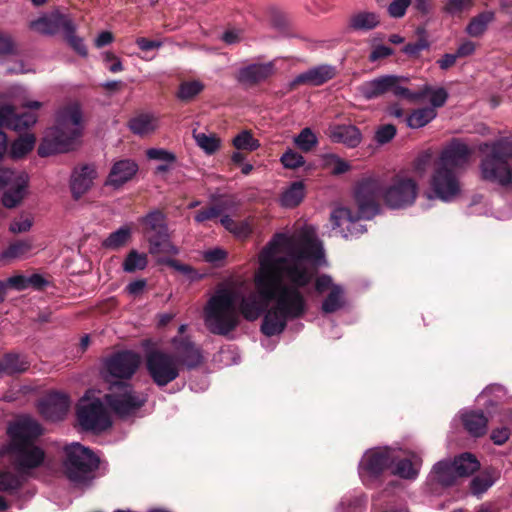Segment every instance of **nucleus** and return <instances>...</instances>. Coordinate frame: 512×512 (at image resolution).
I'll return each instance as SVG.
<instances>
[{
  "mask_svg": "<svg viewBox=\"0 0 512 512\" xmlns=\"http://www.w3.org/2000/svg\"><path fill=\"white\" fill-rule=\"evenodd\" d=\"M227 257V252L221 248H214L204 252L203 258L208 263H219L225 260Z\"/></svg>",
  "mask_w": 512,
  "mask_h": 512,
  "instance_id": "obj_61",
  "label": "nucleus"
},
{
  "mask_svg": "<svg viewBox=\"0 0 512 512\" xmlns=\"http://www.w3.org/2000/svg\"><path fill=\"white\" fill-rule=\"evenodd\" d=\"M64 453L63 469L66 477L76 484L89 482L99 467V457L77 442L65 446Z\"/></svg>",
  "mask_w": 512,
  "mask_h": 512,
  "instance_id": "obj_7",
  "label": "nucleus"
},
{
  "mask_svg": "<svg viewBox=\"0 0 512 512\" xmlns=\"http://www.w3.org/2000/svg\"><path fill=\"white\" fill-rule=\"evenodd\" d=\"M469 154L466 144L454 140L441 152L437 166L454 171L468 162Z\"/></svg>",
  "mask_w": 512,
  "mask_h": 512,
  "instance_id": "obj_21",
  "label": "nucleus"
},
{
  "mask_svg": "<svg viewBox=\"0 0 512 512\" xmlns=\"http://www.w3.org/2000/svg\"><path fill=\"white\" fill-rule=\"evenodd\" d=\"M465 430L473 437H481L487 432L488 418L483 411L470 410L461 415Z\"/></svg>",
  "mask_w": 512,
  "mask_h": 512,
  "instance_id": "obj_27",
  "label": "nucleus"
},
{
  "mask_svg": "<svg viewBox=\"0 0 512 512\" xmlns=\"http://www.w3.org/2000/svg\"><path fill=\"white\" fill-rule=\"evenodd\" d=\"M138 170L139 166L134 160H118L112 165L108 177L105 181V185L118 189L125 183L132 180L137 174Z\"/></svg>",
  "mask_w": 512,
  "mask_h": 512,
  "instance_id": "obj_22",
  "label": "nucleus"
},
{
  "mask_svg": "<svg viewBox=\"0 0 512 512\" xmlns=\"http://www.w3.org/2000/svg\"><path fill=\"white\" fill-rule=\"evenodd\" d=\"M431 187L436 196L443 201H450L460 192L459 182L452 169L437 166L431 180Z\"/></svg>",
  "mask_w": 512,
  "mask_h": 512,
  "instance_id": "obj_14",
  "label": "nucleus"
},
{
  "mask_svg": "<svg viewBox=\"0 0 512 512\" xmlns=\"http://www.w3.org/2000/svg\"><path fill=\"white\" fill-rule=\"evenodd\" d=\"M83 130L82 112L78 104L60 109L56 116L55 127L38 147V154L47 157L59 152H67Z\"/></svg>",
  "mask_w": 512,
  "mask_h": 512,
  "instance_id": "obj_5",
  "label": "nucleus"
},
{
  "mask_svg": "<svg viewBox=\"0 0 512 512\" xmlns=\"http://www.w3.org/2000/svg\"><path fill=\"white\" fill-rule=\"evenodd\" d=\"M392 54H393L392 48L385 46V45H378L372 50V52L369 56V59H370V61H377L379 59L386 58Z\"/></svg>",
  "mask_w": 512,
  "mask_h": 512,
  "instance_id": "obj_64",
  "label": "nucleus"
},
{
  "mask_svg": "<svg viewBox=\"0 0 512 512\" xmlns=\"http://www.w3.org/2000/svg\"><path fill=\"white\" fill-rule=\"evenodd\" d=\"M407 80L408 79L405 77L397 76V80L393 86H391L390 92H392L396 97L405 98L412 102L423 100L428 96V93L431 90L430 85H424L419 91L412 92L408 88L400 85L401 82H406Z\"/></svg>",
  "mask_w": 512,
  "mask_h": 512,
  "instance_id": "obj_32",
  "label": "nucleus"
},
{
  "mask_svg": "<svg viewBox=\"0 0 512 512\" xmlns=\"http://www.w3.org/2000/svg\"><path fill=\"white\" fill-rule=\"evenodd\" d=\"M345 305L344 289L341 285H335L323 300L321 310L325 314H332Z\"/></svg>",
  "mask_w": 512,
  "mask_h": 512,
  "instance_id": "obj_35",
  "label": "nucleus"
},
{
  "mask_svg": "<svg viewBox=\"0 0 512 512\" xmlns=\"http://www.w3.org/2000/svg\"><path fill=\"white\" fill-rule=\"evenodd\" d=\"M1 361L4 374L8 376L25 373L30 367V362L28 361L27 357L15 352L5 353Z\"/></svg>",
  "mask_w": 512,
  "mask_h": 512,
  "instance_id": "obj_29",
  "label": "nucleus"
},
{
  "mask_svg": "<svg viewBox=\"0 0 512 512\" xmlns=\"http://www.w3.org/2000/svg\"><path fill=\"white\" fill-rule=\"evenodd\" d=\"M436 116L437 112L434 108L423 107L413 110L412 113L406 118V122L410 128L417 129L427 125Z\"/></svg>",
  "mask_w": 512,
  "mask_h": 512,
  "instance_id": "obj_39",
  "label": "nucleus"
},
{
  "mask_svg": "<svg viewBox=\"0 0 512 512\" xmlns=\"http://www.w3.org/2000/svg\"><path fill=\"white\" fill-rule=\"evenodd\" d=\"M381 195L388 207L406 208L415 202L418 185L414 179L397 174L392 178L389 186L383 190L379 180L364 178L357 183L354 191L357 215L345 207L334 209L330 215L332 228H340L344 223L354 224L358 219H372L380 211Z\"/></svg>",
  "mask_w": 512,
  "mask_h": 512,
  "instance_id": "obj_2",
  "label": "nucleus"
},
{
  "mask_svg": "<svg viewBox=\"0 0 512 512\" xmlns=\"http://www.w3.org/2000/svg\"><path fill=\"white\" fill-rule=\"evenodd\" d=\"M238 298L239 312L248 321L258 319L271 302L264 300L258 292L243 296L228 289L217 291L205 307V325L212 334L227 336L237 328L240 323L236 308Z\"/></svg>",
  "mask_w": 512,
  "mask_h": 512,
  "instance_id": "obj_3",
  "label": "nucleus"
},
{
  "mask_svg": "<svg viewBox=\"0 0 512 512\" xmlns=\"http://www.w3.org/2000/svg\"><path fill=\"white\" fill-rule=\"evenodd\" d=\"M158 264L167 265L181 274L185 275L191 282L198 281L203 278V275L200 274L195 268L188 264H183L176 259L170 257H161L157 260Z\"/></svg>",
  "mask_w": 512,
  "mask_h": 512,
  "instance_id": "obj_44",
  "label": "nucleus"
},
{
  "mask_svg": "<svg viewBox=\"0 0 512 512\" xmlns=\"http://www.w3.org/2000/svg\"><path fill=\"white\" fill-rule=\"evenodd\" d=\"M71 31L69 30H65L63 35H64V38L65 40L68 42V44L74 49V51H76L79 55L81 56H87V48L83 42V39L76 36L75 32H76V26L73 22V20L71 21Z\"/></svg>",
  "mask_w": 512,
  "mask_h": 512,
  "instance_id": "obj_50",
  "label": "nucleus"
},
{
  "mask_svg": "<svg viewBox=\"0 0 512 512\" xmlns=\"http://www.w3.org/2000/svg\"><path fill=\"white\" fill-rule=\"evenodd\" d=\"M493 484L491 478L487 476H477L472 479L470 489L473 495H481L486 492Z\"/></svg>",
  "mask_w": 512,
  "mask_h": 512,
  "instance_id": "obj_53",
  "label": "nucleus"
},
{
  "mask_svg": "<svg viewBox=\"0 0 512 512\" xmlns=\"http://www.w3.org/2000/svg\"><path fill=\"white\" fill-rule=\"evenodd\" d=\"M32 249V242L29 239H18L11 242L8 247L2 252L1 258L7 260H14L23 258Z\"/></svg>",
  "mask_w": 512,
  "mask_h": 512,
  "instance_id": "obj_41",
  "label": "nucleus"
},
{
  "mask_svg": "<svg viewBox=\"0 0 512 512\" xmlns=\"http://www.w3.org/2000/svg\"><path fill=\"white\" fill-rule=\"evenodd\" d=\"M172 351L177 366L182 371H191L203 365V350L189 336H175L171 339Z\"/></svg>",
  "mask_w": 512,
  "mask_h": 512,
  "instance_id": "obj_11",
  "label": "nucleus"
},
{
  "mask_svg": "<svg viewBox=\"0 0 512 512\" xmlns=\"http://www.w3.org/2000/svg\"><path fill=\"white\" fill-rule=\"evenodd\" d=\"M204 90V85L198 80L184 81L179 85L177 97L181 101L188 102L194 99Z\"/></svg>",
  "mask_w": 512,
  "mask_h": 512,
  "instance_id": "obj_46",
  "label": "nucleus"
},
{
  "mask_svg": "<svg viewBox=\"0 0 512 512\" xmlns=\"http://www.w3.org/2000/svg\"><path fill=\"white\" fill-rule=\"evenodd\" d=\"M335 76V70L332 66L321 65L299 74L293 81V85L309 84L319 86L329 81Z\"/></svg>",
  "mask_w": 512,
  "mask_h": 512,
  "instance_id": "obj_25",
  "label": "nucleus"
},
{
  "mask_svg": "<svg viewBox=\"0 0 512 512\" xmlns=\"http://www.w3.org/2000/svg\"><path fill=\"white\" fill-rule=\"evenodd\" d=\"M28 185L27 176L10 168H0V190L5 189L2 204L14 208L21 203Z\"/></svg>",
  "mask_w": 512,
  "mask_h": 512,
  "instance_id": "obj_12",
  "label": "nucleus"
},
{
  "mask_svg": "<svg viewBox=\"0 0 512 512\" xmlns=\"http://www.w3.org/2000/svg\"><path fill=\"white\" fill-rule=\"evenodd\" d=\"M295 145L303 152H310L318 143L314 132L306 127L294 139Z\"/></svg>",
  "mask_w": 512,
  "mask_h": 512,
  "instance_id": "obj_49",
  "label": "nucleus"
},
{
  "mask_svg": "<svg viewBox=\"0 0 512 512\" xmlns=\"http://www.w3.org/2000/svg\"><path fill=\"white\" fill-rule=\"evenodd\" d=\"M106 404L119 416H128L144 406L146 399L137 395L130 384L114 381L105 394Z\"/></svg>",
  "mask_w": 512,
  "mask_h": 512,
  "instance_id": "obj_9",
  "label": "nucleus"
},
{
  "mask_svg": "<svg viewBox=\"0 0 512 512\" xmlns=\"http://www.w3.org/2000/svg\"><path fill=\"white\" fill-rule=\"evenodd\" d=\"M6 282L9 288H13L18 291L28 288V277L23 275L11 276L6 280Z\"/></svg>",
  "mask_w": 512,
  "mask_h": 512,
  "instance_id": "obj_63",
  "label": "nucleus"
},
{
  "mask_svg": "<svg viewBox=\"0 0 512 512\" xmlns=\"http://www.w3.org/2000/svg\"><path fill=\"white\" fill-rule=\"evenodd\" d=\"M145 368L158 387H164L175 381L181 373L176 361L170 352L153 349L145 355Z\"/></svg>",
  "mask_w": 512,
  "mask_h": 512,
  "instance_id": "obj_8",
  "label": "nucleus"
},
{
  "mask_svg": "<svg viewBox=\"0 0 512 512\" xmlns=\"http://www.w3.org/2000/svg\"><path fill=\"white\" fill-rule=\"evenodd\" d=\"M433 474L435 480L442 486H452L459 478L452 461L449 460L436 463L433 467Z\"/></svg>",
  "mask_w": 512,
  "mask_h": 512,
  "instance_id": "obj_31",
  "label": "nucleus"
},
{
  "mask_svg": "<svg viewBox=\"0 0 512 512\" xmlns=\"http://www.w3.org/2000/svg\"><path fill=\"white\" fill-rule=\"evenodd\" d=\"M230 205L231 201L229 199L219 197L216 199L214 205L198 210L194 216V220L197 223H203L205 221L216 219L226 211Z\"/></svg>",
  "mask_w": 512,
  "mask_h": 512,
  "instance_id": "obj_33",
  "label": "nucleus"
},
{
  "mask_svg": "<svg viewBox=\"0 0 512 512\" xmlns=\"http://www.w3.org/2000/svg\"><path fill=\"white\" fill-rule=\"evenodd\" d=\"M97 171L94 165L83 164L73 169L70 189L75 200L80 199L92 187Z\"/></svg>",
  "mask_w": 512,
  "mask_h": 512,
  "instance_id": "obj_19",
  "label": "nucleus"
},
{
  "mask_svg": "<svg viewBox=\"0 0 512 512\" xmlns=\"http://www.w3.org/2000/svg\"><path fill=\"white\" fill-rule=\"evenodd\" d=\"M330 138L335 143L355 148L361 143L362 134L355 125H337L331 129Z\"/></svg>",
  "mask_w": 512,
  "mask_h": 512,
  "instance_id": "obj_26",
  "label": "nucleus"
},
{
  "mask_svg": "<svg viewBox=\"0 0 512 512\" xmlns=\"http://www.w3.org/2000/svg\"><path fill=\"white\" fill-rule=\"evenodd\" d=\"M428 95H430V108H434L435 110L436 108L443 107L449 97L447 90L443 87L437 89H433L431 87V90L428 93Z\"/></svg>",
  "mask_w": 512,
  "mask_h": 512,
  "instance_id": "obj_55",
  "label": "nucleus"
},
{
  "mask_svg": "<svg viewBox=\"0 0 512 512\" xmlns=\"http://www.w3.org/2000/svg\"><path fill=\"white\" fill-rule=\"evenodd\" d=\"M138 224L143 236L146 238L167 235L169 228L167 216L163 210L153 209L144 216L138 218Z\"/></svg>",
  "mask_w": 512,
  "mask_h": 512,
  "instance_id": "obj_20",
  "label": "nucleus"
},
{
  "mask_svg": "<svg viewBox=\"0 0 512 512\" xmlns=\"http://www.w3.org/2000/svg\"><path fill=\"white\" fill-rule=\"evenodd\" d=\"M305 196L303 181L293 182L281 196V203L284 207L293 208L298 206Z\"/></svg>",
  "mask_w": 512,
  "mask_h": 512,
  "instance_id": "obj_37",
  "label": "nucleus"
},
{
  "mask_svg": "<svg viewBox=\"0 0 512 512\" xmlns=\"http://www.w3.org/2000/svg\"><path fill=\"white\" fill-rule=\"evenodd\" d=\"M379 17L372 12H360L353 15L349 21V27L355 31H368L379 24Z\"/></svg>",
  "mask_w": 512,
  "mask_h": 512,
  "instance_id": "obj_38",
  "label": "nucleus"
},
{
  "mask_svg": "<svg viewBox=\"0 0 512 512\" xmlns=\"http://www.w3.org/2000/svg\"><path fill=\"white\" fill-rule=\"evenodd\" d=\"M41 434V426L32 420L20 421L8 428V452L12 464L27 479L32 476L35 469L42 466L46 457L44 450L35 444Z\"/></svg>",
  "mask_w": 512,
  "mask_h": 512,
  "instance_id": "obj_4",
  "label": "nucleus"
},
{
  "mask_svg": "<svg viewBox=\"0 0 512 512\" xmlns=\"http://www.w3.org/2000/svg\"><path fill=\"white\" fill-rule=\"evenodd\" d=\"M412 0H393L388 6V13L393 18H401L405 15Z\"/></svg>",
  "mask_w": 512,
  "mask_h": 512,
  "instance_id": "obj_56",
  "label": "nucleus"
},
{
  "mask_svg": "<svg viewBox=\"0 0 512 512\" xmlns=\"http://www.w3.org/2000/svg\"><path fill=\"white\" fill-rule=\"evenodd\" d=\"M36 121L37 115L33 111L18 113L12 104L0 106V128L22 131L30 128Z\"/></svg>",
  "mask_w": 512,
  "mask_h": 512,
  "instance_id": "obj_17",
  "label": "nucleus"
},
{
  "mask_svg": "<svg viewBox=\"0 0 512 512\" xmlns=\"http://www.w3.org/2000/svg\"><path fill=\"white\" fill-rule=\"evenodd\" d=\"M396 132V127L393 124L382 125L376 131L375 140L379 144H386L395 137Z\"/></svg>",
  "mask_w": 512,
  "mask_h": 512,
  "instance_id": "obj_54",
  "label": "nucleus"
},
{
  "mask_svg": "<svg viewBox=\"0 0 512 512\" xmlns=\"http://www.w3.org/2000/svg\"><path fill=\"white\" fill-rule=\"evenodd\" d=\"M394 469L392 474L403 479H414L418 475V469L414 463L408 458H402L393 463Z\"/></svg>",
  "mask_w": 512,
  "mask_h": 512,
  "instance_id": "obj_47",
  "label": "nucleus"
},
{
  "mask_svg": "<svg viewBox=\"0 0 512 512\" xmlns=\"http://www.w3.org/2000/svg\"><path fill=\"white\" fill-rule=\"evenodd\" d=\"M396 80V75L380 76L371 81L362 83L359 87V91L365 99L372 100L390 92L391 86H393Z\"/></svg>",
  "mask_w": 512,
  "mask_h": 512,
  "instance_id": "obj_24",
  "label": "nucleus"
},
{
  "mask_svg": "<svg viewBox=\"0 0 512 512\" xmlns=\"http://www.w3.org/2000/svg\"><path fill=\"white\" fill-rule=\"evenodd\" d=\"M510 437V430L507 427L493 429L490 435L495 445H503Z\"/></svg>",
  "mask_w": 512,
  "mask_h": 512,
  "instance_id": "obj_62",
  "label": "nucleus"
},
{
  "mask_svg": "<svg viewBox=\"0 0 512 512\" xmlns=\"http://www.w3.org/2000/svg\"><path fill=\"white\" fill-rule=\"evenodd\" d=\"M233 146L238 150L254 151L260 147V143L248 130L240 132L233 138Z\"/></svg>",
  "mask_w": 512,
  "mask_h": 512,
  "instance_id": "obj_48",
  "label": "nucleus"
},
{
  "mask_svg": "<svg viewBox=\"0 0 512 512\" xmlns=\"http://www.w3.org/2000/svg\"><path fill=\"white\" fill-rule=\"evenodd\" d=\"M71 17L56 10L50 14L43 15L29 23V28L42 35H55L65 30L71 31Z\"/></svg>",
  "mask_w": 512,
  "mask_h": 512,
  "instance_id": "obj_15",
  "label": "nucleus"
},
{
  "mask_svg": "<svg viewBox=\"0 0 512 512\" xmlns=\"http://www.w3.org/2000/svg\"><path fill=\"white\" fill-rule=\"evenodd\" d=\"M395 457L390 449H373L368 451L362 462V469L371 477L377 478L393 466Z\"/></svg>",
  "mask_w": 512,
  "mask_h": 512,
  "instance_id": "obj_18",
  "label": "nucleus"
},
{
  "mask_svg": "<svg viewBox=\"0 0 512 512\" xmlns=\"http://www.w3.org/2000/svg\"><path fill=\"white\" fill-rule=\"evenodd\" d=\"M70 401L60 392L49 393L38 403V411L43 418L50 421L62 420L68 412Z\"/></svg>",
  "mask_w": 512,
  "mask_h": 512,
  "instance_id": "obj_16",
  "label": "nucleus"
},
{
  "mask_svg": "<svg viewBox=\"0 0 512 512\" xmlns=\"http://www.w3.org/2000/svg\"><path fill=\"white\" fill-rule=\"evenodd\" d=\"M495 19V13L493 11H483L478 15L471 18L469 21L466 32L471 37H480L485 33L488 25Z\"/></svg>",
  "mask_w": 512,
  "mask_h": 512,
  "instance_id": "obj_34",
  "label": "nucleus"
},
{
  "mask_svg": "<svg viewBox=\"0 0 512 512\" xmlns=\"http://www.w3.org/2000/svg\"><path fill=\"white\" fill-rule=\"evenodd\" d=\"M273 72L272 63L251 64L239 70L237 79L241 84L255 86L271 77Z\"/></svg>",
  "mask_w": 512,
  "mask_h": 512,
  "instance_id": "obj_23",
  "label": "nucleus"
},
{
  "mask_svg": "<svg viewBox=\"0 0 512 512\" xmlns=\"http://www.w3.org/2000/svg\"><path fill=\"white\" fill-rule=\"evenodd\" d=\"M291 238L276 233L259 255V270L255 276L256 290L275 306L266 311L261 332L268 337L281 334L288 320L301 318L307 311V301L301 291L314 278V270L302 260L316 257V245L308 241L291 253V257H276L280 248L291 245Z\"/></svg>",
  "mask_w": 512,
  "mask_h": 512,
  "instance_id": "obj_1",
  "label": "nucleus"
},
{
  "mask_svg": "<svg viewBox=\"0 0 512 512\" xmlns=\"http://www.w3.org/2000/svg\"><path fill=\"white\" fill-rule=\"evenodd\" d=\"M148 265V258L145 253L132 249L125 257L122 267L125 272L133 273L137 270H144Z\"/></svg>",
  "mask_w": 512,
  "mask_h": 512,
  "instance_id": "obj_45",
  "label": "nucleus"
},
{
  "mask_svg": "<svg viewBox=\"0 0 512 512\" xmlns=\"http://www.w3.org/2000/svg\"><path fill=\"white\" fill-rule=\"evenodd\" d=\"M132 237L131 229L128 226H122L118 230L109 234V236L103 240L102 246L110 250H118L125 246Z\"/></svg>",
  "mask_w": 512,
  "mask_h": 512,
  "instance_id": "obj_40",
  "label": "nucleus"
},
{
  "mask_svg": "<svg viewBox=\"0 0 512 512\" xmlns=\"http://www.w3.org/2000/svg\"><path fill=\"white\" fill-rule=\"evenodd\" d=\"M195 139L198 146L209 155L214 154L220 147V139L215 135L199 133L195 135Z\"/></svg>",
  "mask_w": 512,
  "mask_h": 512,
  "instance_id": "obj_51",
  "label": "nucleus"
},
{
  "mask_svg": "<svg viewBox=\"0 0 512 512\" xmlns=\"http://www.w3.org/2000/svg\"><path fill=\"white\" fill-rule=\"evenodd\" d=\"M28 479L20 472L0 469V491L8 494L18 492Z\"/></svg>",
  "mask_w": 512,
  "mask_h": 512,
  "instance_id": "obj_30",
  "label": "nucleus"
},
{
  "mask_svg": "<svg viewBox=\"0 0 512 512\" xmlns=\"http://www.w3.org/2000/svg\"><path fill=\"white\" fill-rule=\"evenodd\" d=\"M458 477H467L476 472L480 463L471 453H463L452 461Z\"/></svg>",
  "mask_w": 512,
  "mask_h": 512,
  "instance_id": "obj_36",
  "label": "nucleus"
},
{
  "mask_svg": "<svg viewBox=\"0 0 512 512\" xmlns=\"http://www.w3.org/2000/svg\"><path fill=\"white\" fill-rule=\"evenodd\" d=\"M336 284L333 283L331 276L327 274H322L318 276L315 280V291L318 294H323L327 290H332V287Z\"/></svg>",
  "mask_w": 512,
  "mask_h": 512,
  "instance_id": "obj_60",
  "label": "nucleus"
},
{
  "mask_svg": "<svg viewBox=\"0 0 512 512\" xmlns=\"http://www.w3.org/2000/svg\"><path fill=\"white\" fill-rule=\"evenodd\" d=\"M130 130L137 135H147L156 129L155 119L148 114H140L129 120Z\"/></svg>",
  "mask_w": 512,
  "mask_h": 512,
  "instance_id": "obj_42",
  "label": "nucleus"
},
{
  "mask_svg": "<svg viewBox=\"0 0 512 512\" xmlns=\"http://www.w3.org/2000/svg\"><path fill=\"white\" fill-rule=\"evenodd\" d=\"M480 167L484 180L512 186V141L500 139L494 142Z\"/></svg>",
  "mask_w": 512,
  "mask_h": 512,
  "instance_id": "obj_6",
  "label": "nucleus"
},
{
  "mask_svg": "<svg viewBox=\"0 0 512 512\" xmlns=\"http://www.w3.org/2000/svg\"><path fill=\"white\" fill-rule=\"evenodd\" d=\"M140 363L141 357L137 352L121 350L106 357L103 362V368L113 378L128 380L136 373Z\"/></svg>",
  "mask_w": 512,
  "mask_h": 512,
  "instance_id": "obj_13",
  "label": "nucleus"
},
{
  "mask_svg": "<svg viewBox=\"0 0 512 512\" xmlns=\"http://www.w3.org/2000/svg\"><path fill=\"white\" fill-rule=\"evenodd\" d=\"M149 244V253L158 257L175 256L179 253L178 248L170 241L169 233L167 235L154 236L146 238Z\"/></svg>",
  "mask_w": 512,
  "mask_h": 512,
  "instance_id": "obj_28",
  "label": "nucleus"
},
{
  "mask_svg": "<svg viewBox=\"0 0 512 512\" xmlns=\"http://www.w3.org/2000/svg\"><path fill=\"white\" fill-rule=\"evenodd\" d=\"M280 160L283 166L288 169H296L305 163L303 156L292 149L287 150Z\"/></svg>",
  "mask_w": 512,
  "mask_h": 512,
  "instance_id": "obj_52",
  "label": "nucleus"
},
{
  "mask_svg": "<svg viewBox=\"0 0 512 512\" xmlns=\"http://www.w3.org/2000/svg\"><path fill=\"white\" fill-rule=\"evenodd\" d=\"M473 0H448L444 6V11L453 15L461 13L464 9L470 7Z\"/></svg>",
  "mask_w": 512,
  "mask_h": 512,
  "instance_id": "obj_58",
  "label": "nucleus"
},
{
  "mask_svg": "<svg viewBox=\"0 0 512 512\" xmlns=\"http://www.w3.org/2000/svg\"><path fill=\"white\" fill-rule=\"evenodd\" d=\"M146 155L149 159L160 160L168 163L176 161L175 154L161 148H150L147 150Z\"/></svg>",
  "mask_w": 512,
  "mask_h": 512,
  "instance_id": "obj_57",
  "label": "nucleus"
},
{
  "mask_svg": "<svg viewBox=\"0 0 512 512\" xmlns=\"http://www.w3.org/2000/svg\"><path fill=\"white\" fill-rule=\"evenodd\" d=\"M428 47L429 43L425 39H419L417 42L406 44L402 51L409 56L416 57L422 50Z\"/></svg>",
  "mask_w": 512,
  "mask_h": 512,
  "instance_id": "obj_59",
  "label": "nucleus"
},
{
  "mask_svg": "<svg viewBox=\"0 0 512 512\" xmlns=\"http://www.w3.org/2000/svg\"><path fill=\"white\" fill-rule=\"evenodd\" d=\"M36 138L33 134L26 133L19 136L11 145V156L20 159L26 156L34 148Z\"/></svg>",
  "mask_w": 512,
  "mask_h": 512,
  "instance_id": "obj_43",
  "label": "nucleus"
},
{
  "mask_svg": "<svg viewBox=\"0 0 512 512\" xmlns=\"http://www.w3.org/2000/svg\"><path fill=\"white\" fill-rule=\"evenodd\" d=\"M76 417L79 425L85 431L102 432L112 425L106 408L99 399L81 400L76 408Z\"/></svg>",
  "mask_w": 512,
  "mask_h": 512,
  "instance_id": "obj_10",
  "label": "nucleus"
}]
</instances>
